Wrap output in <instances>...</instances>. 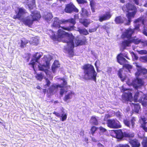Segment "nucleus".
<instances>
[{
    "label": "nucleus",
    "instance_id": "nucleus-1",
    "mask_svg": "<svg viewBox=\"0 0 147 147\" xmlns=\"http://www.w3.org/2000/svg\"><path fill=\"white\" fill-rule=\"evenodd\" d=\"M50 38L55 41L61 40L67 43L68 53L69 57H72L74 55V45L73 42L74 36L61 29L57 32V36L55 34L50 36Z\"/></svg>",
    "mask_w": 147,
    "mask_h": 147
},
{
    "label": "nucleus",
    "instance_id": "nucleus-2",
    "mask_svg": "<svg viewBox=\"0 0 147 147\" xmlns=\"http://www.w3.org/2000/svg\"><path fill=\"white\" fill-rule=\"evenodd\" d=\"M76 23V19L74 18H70L67 20H60L58 18L55 17L51 26L56 28H61L63 30L70 32L74 30V26Z\"/></svg>",
    "mask_w": 147,
    "mask_h": 147
},
{
    "label": "nucleus",
    "instance_id": "nucleus-3",
    "mask_svg": "<svg viewBox=\"0 0 147 147\" xmlns=\"http://www.w3.org/2000/svg\"><path fill=\"white\" fill-rule=\"evenodd\" d=\"M82 69L84 70V79L86 80H92L96 82L97 74L92 65L89 64H84Z\"/></svg>",
    "mask_w": 147,
    "mask_h": 147
},
{
    "label": "nucleus",
    "instance_id": "nucleus-4",
    "mask_svg": "<svg viewBox=\"0 0 147 147\" xmlns=\"http://www.w3.org/2000/svg\"><path fill=\"white\" fill-rule=\"evenodd\" d=\"M142 68H140L135 73L136 78L132 81V85L135 88L137 89L138 87L144 85V75L142 73Z\"/></svg>",
    "mask_w": 147,
    "mask_h": 147
},
{
    "label": "nucleus",
    "instance_id": "nucleus-5",
    "mask_svg": "<svg viewBox=\"0 0 147 147\" xmlns=\"http://www.w3.org/2000/svg\"><path fill=\"white\" fill-rule=\"evenodd\" d=\"M26 13L25 9L24 8H19V20L22 22L25 25L31 28L34 21L29 16L24 18V15Z\"/></svg>",
    "mask_w": 147,
    "mask_h": 147
},
{
    "label": "nucleus",
    "instance_id": "nucleus-6",
    "mask_svg": "<svg viewBox=\"0 0 147 147\" xmlns=\"http://www.w3.org/2000/svg\"><path fill=\"white\" fill-rule=\"evenodd\" d=\"M60 80H62L63 83L61 84H53L50 86L48 89V93L50 94H53L56 92L58 88H67V82L64 78H62L59 79Z\"/></svg>",
    "mask_w": 147,
    "mask_h": 147
},
{
    "label": "nucleus",
    "instance_id": "nucleus-7",
    "mask_svg": "<svg viewBox=\"0 0 147 147\" xmlns=\"http://www.w3.org/2000/svg\"><path fill=\"white\" fill-rule=\"evenodd\" d=\"M134 101L135 102H137L138 101L144 106H147V96L142 92H137L135 93Z\"/></svg>",
    "mask_w": 147,
    "mask_h": 147
},
{
    "label": "nucleus",
    "instance_id": "nucleus-8",
    "mask_svg": "<svg viewBox=\"0 0 147 147\" xmlns=\"http://www.w3.org/2000/svg\"><path fill=\"white\" fill-rule=\"evenodd\" d=\"M107 123V126L111 128H118L121 127L119 122L113 119L108 120Z\"/></svg>",
    "mask_w": 147,
    "mask_h": 147
},
{
    "label": "nucleus",
    "instance_id": "nucleus-9",
    "mask_svg": "<svg viewBox=\"0 0 147 147\" xmlns=\"http://www.w3.org/2000/svg\"><path fill=\"white\" fill-rule=\"evenodd\" d=\"M64 11L66 13H71L73 12L78 13L79 10L72 3H70L66 5Z\"/></svg>",
    "mask_w": 147,
    "mask_h": 147
},
{
    "label": "nucleus",
    "instance_id": "nucleus-10",
    "mask_svg": "<svg viewBox=\"0 0 147 147\" xmlns=\"http://www.w3.org/2000/svg\"><path fill=\"white\" fill-rule=\"evenodd\" d=\"M136 121V118L134 117L131 118L129 121V119H125L123 120V123L125 125L129 128H134V127L135 122Z\"/></svg>",
    "mask_w": 147,
    "mask_h": 147
},
{
    "label": "nucleus",
    "instance_id": "nucleus-11",
    "mask_svg": "<svg viewBox=\"0 0 147 147\" xmlns=\"http://www.w3.org/2000/svg\"><path fill=\"white\" fill-rule=\"evenodd\" d=\"M42 55L39 53H37L34 55L32 58L31 62L28 63V65L30 66L34 70V65L36 62H38L39 60L42 56Z\"/></svg>",
    "mask_w": 147,
    "mask_h": 147
},
{
    "label": "nucleus",
    "instance_id": "nucleus-12",
    "mask_svg": "<svg viewBox=\"0 0 147 147\" xmlns=\"http://www.w3.org/2000/svg\"><path fill=\"white\" fill-rule=\"evenodd\" d=\"M87 40L85 36H83L81 39L79 37H76L74 39V37L73 42H74L75 47H77L85 45L87 43Z\"/></svg>",
    "mask_w": 147,
    "mask_h": 147
},
{
    "label": "nucleus",
    "instance_id": "nucleus-13",
    "mask_svg": "<svg viewBox=\"0 0 147 147\" xmlns=\"http://www.w3.org/2000/svg\"><path fill=\"white\" fill-rule=\"evenodd\" d=\"M122 9L124 12H129L130 11H134L137 10V8L134 5L128 3L123 5L122 7Z\"/></svg>",
    "mask_w": 147,
    "mask_h": 147
},
{
    "label": "nucleus",
    "instance_id": "nucleus-14",
    "mask_svg": "<svg viewBox=\"0 0 147 147\" xmlns=\"http://www.w3.org/2000/svg\"><path fill=\"white\" fill-rule=\"evenodd\" d=\"M134 32V29L128 28L123 32L122 35V37L123 38H127L130 39L131 38L132 34Z\"/></svg>",
    "mask_w": 147,
    "mask_h": 147
},
{
    "label": "nucleus",
    "instance_id": "nucleus-15",
    "mask_svg": "<svg viewBox=\"0 0 147 147\" xmlns=\"http://www.w3.org/2000/svg\"><path fill=\"white\" fill-rule=\"evenodd\" d=\"M137 11H135L132 12H127L126 14V16L128 19L127 22L126 23V25H129L131 21V19L134 18L135 16L136 13Z\"/></svg>",
    "mask_w": 147,
    "mask_h": 147
},
{
    "label": "nucleus",
    "instance_id": "nucleus-16",
    "mask_svg": "<svg viewBox=\"0 0 147 147\" xmlns=\"http://www.w3.org/2000/svg\"><path fill=\"white\" fill-rule=\"evenodd\" d=\"M30 16L34 21H38L41 17L40 12L36 10L32 11L31 12Z\"/></svg>",
    "mask_w": 147,
    "mask_h": 147
},
{
    "label": "nucleus",
    "instance_id": "nucleus-17",
    "mask_svg": "<svg viewBox=\"0 0 147 147\" xmlns=\"http://www.w3.org/2000/svg\"><path fill=\"white\" fill-rule=\"evenodd\" d=\"M112 15L110 12H107L105 14L99 16L98 20L100 22L104 21L107 20L111 17Z\"/></svg>",
    "mask_w": 147,
    "mask_h": 147
},
{
    "label": "nucleus",
    "instance_id": "nucleus-18",
    "mask_svg": "<svg viewBox=\"0 0 147 147\" xmlns=\"http://www.w3.org/2000/svg\"><path fill=\"white\" fill-rule=\"evenodd\" d=\"M140 122H142V123H141V127L146 132H147V127L146 126L147 122H146V119L144 117H141L140 119Z\"/></svg>",
    "mask_w": 147,
    "mask_h": 147
},
{
    "label": "nucleus",
    "instance_id": "nucleus-19",
    "mask_svg": "<svg viewBox=\"0 0 147 147\" xmlns=\"http://www.w3.org/2000/svg\"><path fill=\"white\" fill-rule=\"evenodd\" d=\"M117 62L121 65L123 66L128 62V61L125 58L119 54L117 56Z\"/></svg>",
    "mask_w": 147,
    "mask_h": 147
},
{
    "label": "nucleus",
    "instance_id": "nucleus-20",
    "mask_svg": "<svg viewBox=\"0 0 147 147\" xmlns=\"http://www.w3.org/2000/svg\"><path fill=\"white\" fill-rule=\"evenodd\" d=\"M79 22L85 27H88L91 23L90 19L86 18L80 19Z\"/></svg>",
    "mask_w": 147,
    "mask_h": 147
},
{
    "label": "nucleus",
    "instance_id": "nucleus-21",
    "mask_svg": "<svg viewBox=\"0 0 147 147\" xmlns=\"http://www.w3.org/2000/svg\"><path fill=\"white\" fill-rule=\"evenodd\" d=\"M129 142L132 147H139L140 146V143L136 139L130 140L129 141Z\"/></svg>",
    "mask_w": 147,
    "mask_h": 147
},
{
    "label": "nucleus",
    "instance_id": "nucleus-22",
    "mask_svg": "<svg viewBox=\"0 0 147 147\" xmlns=\"http://www.w3.org/2000/svg\"><path fill=\"white\" fill-rule=\"evenodd\" d=\"M125 19V18L124 17L119 16L115 17V21L116 24H121L124 23Z\"/></svg>",
    "mask_w": 147,
    "mask_h": 147
},
{
    "label": "nucleus",
    "instance_id": "nucleus-23",
    "mask_svg": "<svg viewBox=\"0 0 147 147\" xmlns=\"http://www.w3.org/2000/svg\"><path fill=\"white\" fill-rule=\"evenodd\" d=\"M81 16L83 18H87L90 16V12H89L88 11L84 8H82L81 9Z\"/></svg>",
    "mask_w": 147,
    "mask_h": 147
},
{
    "label": "nucleus",
    "instance_id": "nucleus-24",
    "mask_svg": "<svg viewBox=\"0 0 147 147\" xmlns=\"http://www.w3.org/2000/svg\"><path fill=\"white\" fill-rule=\"evenodd\" d=\"M27 3L28 8L30 10L33 9L34 7H36L35 0H27Z\"/></svg>",
    "mask_w": 147,
    "mask_h": 147
},
{
    "label": "nucleus",
    "instance_id": "nucleus-25",
    "mask_svg": "<svg viewBox=\"0 0 147 147\" xmlns=\"http://www.w3.org/2000/svg\"><path fill=\"white\" fill-rule=\"evenodd\" d=\"M124 132H123L121 129L117 130L116 138L121 139L124 137Z\"/></svg>",
    "mask_w": 147,
    "mask_h": 147
},
{
    "label": "nucleus",
    "instance_id": "nucleus-26",
    "mask_svg": "<svg viewBox=\"0 0 147 147\" xmlns=\"http://www.w3.org/2000/svg\"><path fill=\"white\" fill-rule=\"evenodd\" d=\"M131 43V40L128 39L127 40H124L121 43V45L124 49L126 47L130 46Z\"/></svg>",
    "mask_w": 147,
    "mask_h": 147
},
{
    "label": "nucleus",
    "instance_id": "nucleus-27",
    "mask_svg": "<svg viewBox=\"0 0 147 147\" xmlns=\"http://www.w3.org/2000/svg\"><path fill=\"white\" fill-rule=\"evenodd\" d=\"M124 98L126 101H131V100L132 98V94L130 92L125 93H124Z\"/></svg>",
    "mask_w": 147,
    "mask_h": 147
},
{
    "label": "nucleus",
    "instance_id": "nucleus-28",
    "mask_svg": "<svg viewBox=\"0 0 147 147\" xmlns=\"http://www.w3.org/2000/svg\"><path fill=\"white\" fill-rule=\"evenodd\" d=\"M124 137L127 138L129 140H132V138H134L135 136L134 134L133 133H128L125 131H124Z\"/></svg>",
    "mask_w": 147,
    "mask_h": 147
},
{
    "label": "nucleus",
    "instance_id": "nucleus-29",
    "mask_svg": "<svg viewBox=\"0 0 147 147\" xmlns=\"http://www.w3.org/2000/svg\"><path fill=\"white\" fill-rule=\"evenodd\" d=\"M59 64L58 61H55L54 62L51 69L53 72H54L56 70L57 68L59 67Z\"/></svg>",
    "mask_w": 147,
    "mask_h": 147
},
{
    "label": "nucleus",
    "instance_id": "nucleus-30",
    "mask_svg": "<svg viewBox=\"0 0 147 147\" xmlns=\"http://www.w3.org/2000/svg\"><path fill=\"white\" fill-rule=\"evenodd\" d=\"M46 65L42 64L38 66L39 70L40 71H43L47 67H48L49 66V63L47 61H46Z\"/></svg>",
    "mask_w": 147,
    "mask_h": 147
},
{
    "label": "nucleus",
    "instance_id": "nucleus-31",
    "mask_svg": "<svg viewBox=\"0 0 147 147\" xmlns=\"http://www.w3.org/2000/svg\"><path fill=\"white\" fill-rule=\"evenodd\" d=\"M131 104L134 106V111L136 113H138L140 109V105L138 103H132Z\"/></svg>",
    "mask_w": 147,
    "mask_h": 147
},
{
    "label": "nucleus",
    "instance_id": "nucleus-32",
    "mask_svg": "<svg viewBox=\"0 0 147 147\" xmlns=\"http://www.w3.org/2000/svg\"><path fill=\"white\" fill-rule=\"evenodd\" d=\"M78 31L80 34H82L84 35H86L89 34L88 30L85 28L78 29Z\"/></svg>",
    "mask_w": 147,
    "mask_h": 147
},
{
    "label": "nucleus",
    "instance_id": "nucleus-33",
    "mask_svg": "<svg viewBox=\"0 0 147 147\" xmlns=\"http://www.w3.org/2000/svg\"><path fill=\"white\" fill-rule=\"evenodd\" d=\"M98 128L94 126H92L90 129V134L93 136L96 131L98 129Z\"/></svg>",
    "mask_w": 147,
    "mask_h": 147
},
{
    "label": "nucleus",
    "instance_id": "nucleus-34",
    "mask_svg": "<svg viewBox=\"0 0 147 147\" xmlns=\"http://www.w3.org/2000/svg\"><path fill=\"white\" fill-rule=\"evenodd\" d=\"M44 17L46 20L50 21L53 18L52 14L51 13H48L46 15H45Z\"/></svg>",
    "mask_w": 147,
    "mask_h": 147
},
{
    "label": "nucleus",
    "instance_id": "nucleus-35",
    "mask_svg": "<svg viewBox=\"0 0 147 147\" xmlns=\"http://www.w3.org/2000/svg\"><path fill=\"white\" fill-rule=\"evenodd\" d=\"M122 70L121 69H119L118 72V75L119 78L121 79L122 81H124L125 79V77H123L122 75Z\"/></svg>",
    "mask_w": 147,
    "mask_h": 147
},
{
    "label": "nucleus",
    "instance_id": "nucleus-36",
    "mask_svg": "<svg viewBox=\"0 0 147 147\" xmlns=\"http://www.w3.org/2000/svg\"><path fill=\"white\" fill-rule=\"evenodd\" d=\"M91 120H92V123L93 125H98V121L95 116H92Z\"/></svg>",
    "mask_w": 147,
    "mask_h": 147
},
{
    "label": "nucleus",
    "instance_id": "nucleus-37",
    "mask_svg": "<svg viewBox=\"0 0 147 147\" xmlns=\"http://www.w3.org/2000/svg\"><path fill=\"white\" fill-rule=\"evenodd\" d=\"M141 22L143 24H144V19L143 17H140L137 19L135 20L134 22L135 23H137Z\"/></svg>",
    "mask_w": 147,
    "mask_h": 147
},
{
    "label": "nucleus",
    "instance_id": "nucleus-38",
    "mask_svg": "<svg viewBox=\"0 0 147 147\" xmlns=\"http://www.w3.org/2000/svg\"><path fill=\"white\" fill-rule=\"evenodd\" d=\"M72 93L70 92L65 95L63 100L65 101H67V100L71 99L72 98Z\"/></svg>",
    "mask_w": 147,
    "mask_h": 147
},
{
    "label": "nucleus",
    "instance_id": "nucleus-39",
    "mask_svg": "<svg viewBox=\"0 0 147 147\" xmlns=\"http://www.w3.org/2000/svg\"><path fill=\"white\" fill-rule=\"evenodd\" d=\"M28 43L27 40L25 38H22L21 40L20 47L22 48H24L25 47L26 44Z\"/></svg>",
    "mask_w": 147,
    "mask_h": 147
},
{
    "label": "nucleus",
    "instance_id": "nucleus-40",
    "mask_svg": "<svg viewBox=\"0 0 147 147\" xmlns=\"http://www.w3.org/2000/svg\"><path fill=\"white\" fill-rule=\"evenodd\" d=\"M45 80L46 84H45L43 86L44 88H46L50 86L51 84V82L47 78H45Z\"/></svg>",
    "mask_w": 147,
    "mask_h": 147
},
{
    "label": "nucleus",
    "instance_id": "nucleus-41",
    "mask_svg": "<svg viewBox=\"0 0 147 147\" xmlns=\"http://www.w3.org/2000/svg\"><path fill=\"white\" fill-rule=\"evenodd\" d=\"M43 75L41 73L40 74H37L35 76L37 80L39 81H41L43 79Z\"/></svg>",
    "mask_w": 147,
    "mask_h": 147
},
{
    "label": "nucleus",
    "instance_id": "nucleus-42",
    "mask_svg": "<svg viewBox=\"0 0 147 147\" xmlns=\"http://www.w3.org/2000/svg\"><path fill=\"white\" fill-rule=\"evenodd\" d=\"M63 113L61 114V115L60 118H61V120L63 121L66 120L67 118V115L66 113H65L63 111Z\"/></svg>",
    "mask_w": 147,
    "mask_h": 147
},
{
    "label": "nucleus",
    "instance_id": "nucleus-43",
    "mask_svg": "<svg viewBox=\"0 0 147 147\" xmlns=\"http://www.w3.org/2000/svg\"><path fill=\"white\" fill-rule=\"evenodd\" d=\"M131 40V42L133 43L134 44L137 45L140 43L141 40L138 38H132Z\"/></svg>",
    "mask_w": 147,
    "mask_h": 147
},
{
    "label": "nucleus",
    "instance_id": "nucleus-44",
    "mask_svg": "<svg viewBox=\"0 0 147 147\" xmlns=\"http://www.w3.org/2000/svg\"><path fill=\"white\" fill-rule=\"evenodd\" d=\"M142 147H147V138H144L143 139L141 142Z\"/></svg>",
    "mask_w": 147,
    "mask_h": 147
},
{
    "label": "nucleus",
    "instance_id": "nucleus-45",
    "mask_svg": "<svg viewBox=\"0 0 147 147\" xmlns=\"http://www.w3.org/2000/svg\"><path fill=\"white\" fill-rule=\"evenodd\" d=\"M117 131V130H111L110 132L111 135L112 137L116 138Z\"/></svg>",
    "mask_w": 147,
    "mask_h": 147
},
{
    "label": "nucleus",
    "instance_id": "nucleus-46",
    "mask_svg": "<svg viewBox=\"0 0 147 147\" xmlns=\"http://www.w3.org/2000/svg\"><path fill=\"white\" fill-rule=\"evenodd\" d=\"M140 61L144 62H147V56H144L141 57L140 58Z\"/></svg>",
    "mask_w": 147,
    "mask_h": 147
},
{
    "label": "nucleus",
    "instance_id": "nucleus-47",
    "mask_svg": "<svg viewBox=\"0 0 147 147\" xmlns=\"http://www.w3.org/2000/svg\"><path fill=\"white\" fill-rule=\"evenodd\" d=\"M125 68L126 69H131L132 68V66L129 64H125L123 66V68Z\"/></svg>",
    "mask_w": 147,
    "mask_h": 147
},
{
    "label": "nucleus",
    "instance_id": "nucleus-48",
    "mask_svg": "<svg viewBox=\"0 0 147 147\" xmlns=\"http://www.w3.org/2000/svg\"><path fill=\"white\" fill-rule=\"evenodd\" d=\"M61 88L60 89L59 92L60 95L62 96L65 92H66L67 91H65L64 89L63 88Z\"/></svg>",
    "mask_w": 147,
    "mask_h": 147
},
{
    "label": "nucleus",
    "instance_id": "nucleus-49",
    "mask_svg": "<svg viewBox=\"0 0 147 147\" xmlns=\"http://www.w3.org/2000/svg\"><path fill=\"white\" fill-rule=\"evenodd\" d=\"M76 1L79 4H83L87 3V1L85 0H76Z\"/></svg>",
    "mask_w": 147,
    "mask_h": 147
},
{
    "label": "nucleus",
    "instance_id": "nucleus-50",
    "mask_svg": "<svg viewBox=\"0 0 147 147\" xmlns=\"http://www.w3.org/2000/svg\"><path fill=\"white\" fill-rule=\"evenodd\" d=\"M140 42L143 47H145L147 46V40H144L143 41L141 40Z\"/></svg>",
    "mask_w": 147,
    "mask_h": 147
},
{
    "label": "nucleus",
    "instance_id": "nucleus-51",
    "mask_svg": "<svg viewBox=\"0 0 147 147\" xmlns=\"http://www.w3.org/2000/svg\"><path fill=\"white\" fill-rule=\"evenodd\" d=\"M138 53L141 55L146 54L147 53V51L145 50H142L139 51Z\"/></svg>",
    "mask_w": 147,
    "mask_h": 147
},
{
    "label": "nucleus",
    "instance_id": "nucleus-52",
    "mask_svg": "<svg viewBox=\"0 0 147 147\" xmlns=\"http://www.w3.org/2000/svg\"><path fill=\"white\" fill-rule=\"evenodd\" d=\"M116 147H130V146L127 144H119Z\"/></svg>",
    "mask_w": 147,
    "mask_h": 147
},
{
    "label": "nucleus",
    "instance_id": "nucleus-53",
    "mask_svg": "<svg viewBox=\"0 0 147 147\" xmlns=\"http://www.w3.org/2000/svg\"><path fill=\"white\" fill-rule=\"evenodd\" d=\"M99 128L100 131L103 133L107 131V129L102 126H100Z\"/></svg>",
    "mask_w": 147,
    "mask_h": 147
},
{
    "label": "nucleus",
    "instance_id": "nucleus-54",
    "mask_svg": "<svg viewBox=\"0 0 147 147\" xmlns=\"http://www.w3.org/2000/svg\"><path fill=\"white\" fill-rule=\"evenodd\" d=\"M97 27H95L93 28L89 29V32L90 33L94 32L97 30Z\"/></svg>",
    "mask_w": 147,
    "mask_h": 147
},
{
    "label": "nucleus",
    "instance_id": "nucleus-55",
    "mask_svg": "<svg viewBox=\"0 0 147 147\" xmlns=\"http://www.w3.org/2000/svg\"><path fill=\"white\" fill-rule=\"evenodd\" d=\"M53 114L55 115L57 117L60 118L61 115V114H60V113L56 111H54L53 113Z\"/></svg>",
    "mask_w": 147,
    "mask_h": 147
},
{
    "label": "nucleus",
    "instance_id": "nucleus-56",
    "mask_svg": "<svg viewBox=\"0 0 147 147\" xmlns=\"http://www.w3.org/2000/svg\"><path fill=\"white\" fill-rule=\"evenodd\" d=\"M32 44L33 45H37L38 44V42L37 40H33L32 42Z\"/></svg>",
    "mask_w": 147,
    "mask_h": 147
},
{
    "label": "nucleus",
    "instance_id": "nucleus-57",
    "mask_svg": "<svg viewBox=\"0 0 147 147\" xmlns=\"http://www.w3.org/2000/svg\"><path fill=\"white\" fill-rule=\"evenodd\" d=\"M132 53L133 54V55L132 56L133 58L135 60H137L138 59V57L134 52H132Z\"/></svg>",
    "mask_w": 147,
    "mask_h": 147
},
{
    "label": "nucleus",
    "instance_id": "nucleus-58",
    "mask_svg": "<svg viewBox=\"0 0 147 147\" xmlns=\"http://www.w3.org/2000/svg\"><path fill=\"white\" fill-rule=\"evenodd\" d=\"M102 28L104 29L105 30H107L109 29V27L107 25H104L102 26Z\"/></svg>",
    "mask_w": 147,
    "mask_h": 147
},
{
    "label": "nucleus",
    "instance_id": "nucleus-59",
    "mask_svg": "<svg viewBox=\"0 0 147 147\" xmlns=\"http://www.w3.org/2000/svg\"><path fill=\"white\" fill-rule=\"evenodd\" d=\"M43 71H44L45 72L46 75H49V71L47 69H46V68Z\"/></svg>",
    "mask_w": 147,
    "mask_h": 147
},
{
    "label": "nucleus",
    "instance_id": "nucleus-60",
    "mask_svg": "<svg viewBox=\"0 0 147 147\" xmlns=\"http://www.w3.org/2000/svg\"><path fill=\"white\" fill-rule=\"evenodd\" d=\"M90 7L94 6V2L93 0L90 1Z\"/></svg>",
    "mask_w": 147,
    "mask_h": 147
},
{
    "label": "nucleus",
    "instance_id": "nucleus-61",
    "mask_svg": "<svg viewBox=\"0 0 147 147\" xmlns=\"http://www.w3.org/2000/svg\"><path fill=\"white\" fill-rule=\"evenodd\" d=\"M140 24H136L135 26V27H134V30H135V29H139V28H140Z\"/></svg>",
    "mask_w": 147,
    "mask_h": 147
},
{
    "label": "nucleus",
    "instance_id": "nucleus-62",
    "mask_svg": "<svg viewBox=\"0 0 147 147\" xmlns=\"http://www.w3.org/2000/svg\"><path fill=\"white\" fill-rule=\"evenodd\" d=\"M143 33L145 36H147V29H144L143 31Z\"/></svg>",
    "mask_w": 147,
    "mask_h": 147
},
{
    "label": "nucleus",
    "instance_id": "nucleus-63",
    "mask_svg": "<svg viewBox=\"0 0 147 147\" xmlns=\"http://www.w3.org/2000/svg\"><path fill=\"white\" fill-rule=\"evenodd\" d=\"M13 18L15 19H16V18H18V12L17 14L16 15L14 16Z\"/></svg>",
    "mask_w": 147,
    "mask_h": 147
},
{
    "label": "nucleus",
    "instance_id": "nucleus-64",
    "mask_svg": "<svg viewBox=\"0 0 147 147\" xmlns=\"http://www.w3.org/2000/svg\"><path fill=\"white\" fill-rule=\"evenodd\" d=\"M91 9L92 12H95V8L94 7V6L91 7Z\"/></svg>",
    "mask_w": 147,
    "mask_h": 147
}]
</instances>
